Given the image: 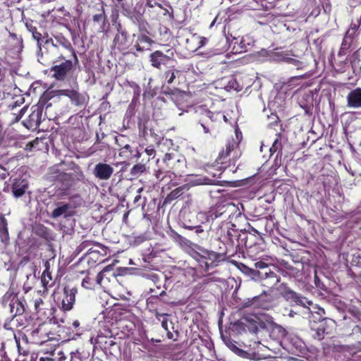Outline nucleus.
<instances>
[{"label": "nucleus", "mask_w": 361, "mask_h": 361, "mask_svg": "<svg viewBox=\"0 0 361 361\" xmlns=\"http://www.w3.org/2000/svg\"><path fill=\"white\" fill-rule=\"evenodd\" d=\"M152 139V141L156 144H159L161 141V137L158 133H155L153 128L149 131L148 140Z\"/></svg>", "instance_id": "38"}, {"label": "nucleus", "mask_w": 361, "mask_h": 361, "mask_svg": "<svg viewBox=\"0 0 361 361\" xmlns=\"http://www.w3.org/2000/svg\"><path fill=\"white\" fill-rule=\"evenodd\" d=\"M117 30L118 32L113 40V45L119 51H125L128 47L127 32L121 28L120 24L118 26Z\"/></svg>", "instance_id": "18"}, {"label": "nucleus", "mask_w": 361, "mask_h": 361, "mask_svg": "<svg viewBox=\"0 0 361 361\" xmlns=\"http://www.w3.org/2000/svg\"><path fill=\"white\" fill-rule=\"evenodd\" d=\"M235 353L243 358H245V359L251 358L250 353H249L247 351L244 350L239 348L238 349H235Z\"/></svg>", "instance_id": "42"}, {"label": "nucleus", "mask_w": 361, "mask_h": 361, "mask_svg": "<svg viewBox=\"0 0 361 361\" xmlns=\"http://www.w3.org/2000/svg\"><path fill=\"white\" fill-rule=\"evenodd\" d=\"M218 18H219V16L217 15L215 17V18L212 20V22L211 23V24L209 25V28H212L217 23Z\"/></svg>", "instance_id": "53"}, {"label": "nucleus", "mask_w": 361, "mask_h": 361, "mask_svg": "<svg viewBox=\"0 0 361 361\" xmlns=\"http://www.w3.org/2000/svg\"><path fill=\"white\" fill-rule=\"evenodd\" d=\"M78 293V288L71 286H66L61 293H54V298L56 297L57 302H60L61 309L64 312L70 311L73 308L75 302V295Z\"/></svg>", "instance_id": "9"}, {"label": "nucleus", "mask_w": 361, "mask_h": 361, "mask_svg": "<svg viewBox=\"0 0 361 361\" xmlns=\"http://www.w3.org/2000/svg\"><path fill=\"white\" fill-rule=\"evenodd\" d=\"M29 261V257L27 256L26 257H24L21 261H20V264L23 263V262H28Z\"/></svg>", "instance_id": "58"}, {"label": "nucleus", "mask_w": 361, "mask_h": 361, "mask_svg": "<svg viewBox=\"0 0 361 361\" xmlns=\"http://www.w3.org/2000/svg\"><path fill=\"white\" fill-rule=\"evenodd\" d=\"M154 316L156 317V318L157 319H159V321H161V326L166 330V331H169V328H168V320L166 318V316H167L166 314H161L159 313L157 310H154Z\"/></svg>", "instance_id": "36"}, {"label": "nucleus", "mask_w": 361, "mask_h": 361, "mask_svg": "<svg viewBox=\"0 0 361 361\" xmlns=\"http://www.w3.org/2000/svg\"><path fill=\"white\" fill-rule=\"evenodd\" d=\"M73 214V212L71 210V205L69 204H62L55 208L51 212V216L55 219L61 216L67 218Z\"/></svg>", "instance_id": "25"}, {"label": "nucleus", "mask_w": 361, "mask_h": 361, "mask_svg": "<svg viewBox=\"0 0 361 361\" xmlns=\"http://www.w3.org/2000/svg\"><path fill=\"white\" fill-rule=\"evenodd\" d=\"M137 126L140 137L148 140L149 131L152 128V121L149 116L142 114L139 116Z\"/></svg>", "instance_id": "19"}, {"label": "nucleus", "mask_w": 361, "mask_h": 361, "mask_svg": "<svg viewBox=\"0 0 361 361\" xmlns=\"http://www.w3.org/2000/svg\"><path fill=\"white\" fill-rule=\"evenodd\" d=\"M145 151L149 156L154 155L156 153L155 149L151 146L147 147Z\"/></svg>", "instance_id": "46"}, {"label": "nucleus", "mask_w": 361, "mask_h": 361, "mask_svg": "<svg viewBox=\"0 0 361 361\" xmlns=\"http://www.w3.org/2000/svg\"><path fill=\"white\" fill-rule=\"evenodd\" d=\"M353 332L355 334H357V333H360L361 334V327L359 326H355L353 329Z\"/></svg>", "instance_id": "52"}, {"label": "nucleus", "mask_w": 361, "mask_h": 361, "mask_svg": "<svg viewBox=\"0 0 361 361\" xmlns=\"http://www.w3.org/2000/svg\"><path fill=\"white\" fill-rule=\"evenodd\" d=\"M287 62L296 66L297 69H302L305 66V62L293 58H288Z\"/></svg>", "instance_id": "39"}, {"label": "nucleus", "mask_w": 361, "mask_h": 361, "mask_svg": "<svg viewBox=\"0 0 361 361\" xmlns=\"http://www.w3.org/2000/svg\"><path fill=\"white\" fill-rule=\"evenodd\" d=\"M49 92H51V99L60 96L68 97L71 104L75 106L82 107L87 103L86 96L74 89L58 90Z\"/></svg>", "instance_id": "11"}, {"label": "nucleus", "mask_w": 361, "mask_h": 361, "mask_svg": "<svg viewBox=\"0 0 361 361\" xmlns=\"http://www.w3.org/2000/svg\"><path fill=\"white\" fill-rule=\"evenodd\" d=\"M180 71L177 69H169L164 73V78L168 85H171L174 82L176 75Z\"/></svg>", "instance_id": "32"}, {"label": "nucleus", "mask_w": 361, "mask_h": 361, "mask_svg": "<svg viewBox=\"0 0 361 361\" xmlns=\"http://www.w3.org/2000/svg\"><path fill=\"white\" fill-rule=\"evenodd\" d=\"M255 267L258 270L255 276L260 278L263 286L272 288L280 281V277L265 262L262 261L257 262L255 263Z\"/></svg>", "instance_id": "7"}, {"label": "nucleus", "mask_w": 361, "mask_h": 361, "mask_svg": "<svg viewBox=\"0 0 361 361\" xmlns=\"http://www.w3.org/2000/svg\"><path fill=\"white\" fill-rule=\"evenodd\" d=\"M47 293H42V290H34L31 292L30 295L32 298L30 302H33L35 310L37 313H40L43 310V306L44 305L42 297L46 295Z\"/></svg>", "instance_id": "23"}, {"label": "nucleus", "mask_w": 361, "mask_h": 361, "mask_svg": "<svg viewBox=\"0 0 361 361\" xmlns=\"http://www.w3.org/2000/svg\"><path fill=\"white\" fill-rule=\"evenodd\" d=\"M314 280H315V284L317 286H319V284L317 283V281H319V278L317 275H315L314 276Z\"/></svg>", "instance_id": "63"}, {"label": "nucleus", "mask_w": 361, "mask_h": 361, "mask_svg": "<svg viewBox=\"0 0 361 361\" xmlns=\"http://www.w3.org/2000/svg\"><path fill=\"white\" fill-rule=\"evenodd\" d=\"M8 223L7 220L4 215H1L0 216V235L2 239H8Z\"/></svg>", "instance_id": "29"}, {"label": "nucleus", "mask_w": 361, "mask_h": 361, "mask_svg": "<svg viewBox=\"0 0 361 361\" xmlns=\"http://www.w3.org/2000/svg\"><path fill=\"white\" fill-rule=\"evenodd\" d=\"M114 173V168L106 163L99 162L94 166L93 175L99 180H107Z\"/></svg>", "instance_id": "17"}, {"label": "nucleus", "mask_w": 361, "mask_h": 361, "mask_svg": "<svg viewBox=\"0 0 361 361\" xmlns=\"http://www.w3.org/2000/svg\"><path fill=\"white\" fill-rule=\"evenodd\" d=\"M184 227L185 228H188L189 230H195V233L197 235H200V234H202L204 233V230L202 229V227L200 225L198 226H190V225H187L186 224L184 223Z\"/></svg>", "instance_id": "40"}, {"label": "nucleus", "mask_w": 361, "mask_h": 361, "mask_svg": "<svg viewBox=\"0 0 361 361\" xmlns=\"http://www.w3.org/2000/svg\"><path fill=\"white\" fill-rule=\"evenodd\" d=\"M109 270V267H106L96 276H94L91 273H88L87 276L84 278L82 281V286L89 290L95 289L98 286H101L102 281L104 276V273Z\"/></svg>", "instance_id": "16"}, {"label": "nucleus", "mask_w": 361, "mask_h": 361, "mask_svg": "<svg viewBox=\"0 0 361 361\" xmlns=\"http://www.w3.org/2000/svg\"><path fill=\"white\" fill-rule=\"evenodd\" d=\"M353 46V42L350 40H348L345 39V37L343 38L340 49L338 51V56H343L346 55V54L351 50Z\"/></svg>", "instance_id": "28"}, {"label": "nucleus", "mask_w": 361, "mask_h": 361, "mask_svg": "<svg viewBox=\"0 0 361 361\" xmlns=\"http://www.w3.org/2000/svg\"><path fill=\"white\" fill-rule=\"evenodd\" d=\"M227 345L233 353L235 352V349L238 348V347L235 344L231 342L230 343H228Z\"/></svg>", "instance_id": "48"}, {"label": "nucleus", "mask_w": 361, "mask_h": 361, "mask_svg": "<svg viewBox=\"0 0 361 361\" xmlns=\"http://www.w3.org/2000/svg\"><path fill=\"white\" fill-rule=\"evenodd\" d=\"M221 119L226 120V116L221 112H212L209 109H202L200 112V116L198 119V123L203 128L204 133H209L214 130L217 122H221Z\"/></svg>", "instance_id": "8"}, {"label": "nucleus", "mask_w": 361, "mask_h": 361, "mask_svg": "<svg viewBox=\"0 0 361 361\" xmlns=\"http://www.w3.org/2000/svg\"><path fill=\"white\" fill-rule=\"evenodd\" d=\"M56 40V44L54 43L52 39H47L44 46V51H42L41 61L42 63L46 62L55 63L60 60H65V56L59 52V46L62 47L68 51L71 56H73L76 62L78 61L75 49L73 47L71 42L65 37L61 33H58L54 35Z\"/></svg>", "instance_id": "1"}, {"label": "nucleus", "mask_w": 361, "mask_h": 361, "mask_svg": "<svg viewBox=\"0 0 361 361\" xmlns=\"http://www.w3.org/2000/svg\"><path fill=\"white\" fill-rule=\"evenodd\" d=\"M73 69V63L71 60H65L59 65L54 66L51 68L53 72V78L56 80L63 81L72 72Z\"/></svg>", "instance_id": "13"}, {"label": "nucleus", "mask_w": 361, "mask_h": 361, "mask_svg": "<svg viewBox=\"0 0 361 361\" xmlns=\"http://www.w3.org/2000/svg\"><path fill=\"white\" fill-rule=\"evenodd\" d=\"M51 279V273L49 272L48 267H47L42 275L41 283L42 284V288L41 290L42 293H47L48 288L52 286L54 283H50Z\"/></svg>", "instance_id": "27"}, {"label": "nucleus", "mask_w": 361, "mask_h": 361, "mask_svg": "<svg viewBox=\"0 0 361 361\" xmlns=\"http://www.w3.org/2000/svg\"><path fill=\"white\" fill-rule=\"evenodd\" d=\"M44 345L49 348L42 349V353H43L42 357L56 358V360H57L55 352L59 347V341H56L54 343L45 344Z\"/></svg>", "instance_id": "26"}, {"label": "nucleus", "mask_w": 361, "mask_h": 361, "mask_svg": "<svg viewBox=\"0 0 361 361\" xmlns=\"http://www.w3.org/2000/svg\"><path fill=\"white\" fill-rule=\"evenodd\" d=\"M286 296L288 299H290L293 301L295 302L298 305H304L305 298H302L299 296L293 290H288L286 293Z\"/></svg>", "instance_id": "33"}, {"label": "nucleus", "mask_w": 361, "mask_h": 361, "mask_svg": "<svg viewBox=\"0 0 361 361\" xmlns=\"http://www.w3.org/2000/svg\"><path fill=\"white\" fill-rule=\"evenodd\" d=\"M141 199V195H137L134 198V203L135 204H137L139 200H140Z\"/></svg>", "instance_id": "55"}, {"label": "nucleus", "mask_w": 361, "mask_h": 361, "mask_svg": "<svg viewBox=\"0 0 361 361\" xmlns=\"http://www.w3.org/2000/svg\"><path fill=\"white\" fill-rule=\"evenodd\" d=\"M252 330V331H253L254 333H257V332L258 331V327H257V325H255V324H254Z\"/></svg>", "instance_id": "60"}, {"label": "nucleus", "mask_w": 361, "mask_h": 361, "mask_svg": "<svg viewBox=\"0 0 361 361\" xmlns=\"http://www.w3.org/2000/svg\"><path fill=\"white\" fill-rule=\"evenodd\" d=\"M349 62L353 68H356L357 65L360 61V54L358 51H354L351 56H350Z\"/></svg>", "instance_id": "37"}, {"label": "nucleus", "mask_w": 361, "mask_h": 361, "mask_svg": "<svg viewBox=\"0 0 361 361\" xmlns=\"http://www.w3.org/2000/svg\"><path fill=\"white\" fill-rule=\"evenodd\" d=\"M355 348L358 351H361V342H358V343L355 345Z\"/></svg>", "instance_id": "57"}, {"label": "nucleus", "mask_w": 361, "mask_h": 361, "mask_svg": "<svg viewBox=\"0 0 361 361\" xmlns=\"http://www.w3.org/2000/svg\"><path fill=\"white\" fill-rule=\"evenodd\" d=\"M166 288L164 287L160 291H157V290L154 288H150L149 293H152L151 297L147 299V302H152L153 300L157 299L159 296H163L166 294Z\"/></svg>", "instance_id": "34"}, {"label": "nucleus", "mask_w": 361, "mask_h": 361, "mask_svg": "<svg viewBox=\"0 0 361 361\" xmlns=\"http://www.w3.org/2000/svg\"><path fill=\"white\" fill-rule=\"evenodd\" d=\"M239 137H240V135L238 134V131L236 130V138L234 139L235 140L238 141V143L240 142L239 141Z\"/></svg>", "instance_id": "64"}, {"label": "nucleus", "mask_w": 361, "mask_h": 361, "mask_svg": "<svg viewBox=\"0 0 361 361\" xmlns=\"http://www.w3.org/2000/svg\"><path fill=\"white\" fill-rule=\"evenodd\" d=\"M166 52L169 54H164L159 50L152 52L149 57L151 65L159 70L162 66H166L173 58V52L171 49H168Z\"/></svg>", "instance_id": "14"}, {"label": "nucleus", "mask_w": 361, "mask_h": 361, "mask_svg": "<svg viewBox=\"0 0 361 361\" xmlns=\"http://www.w3.org/2000/svg\"><path fill=\"white\" fill-rule=\"evenodd\" d=\"M39 361H57L56 358H51L47 357H40Z\"/></svg>", "instance_id": "49"}, {"label": "nucleus", "mask_w": 361, "mask_h": 361, "mask_svg": "<svg viewBox=\"0 0 361 361\" xmlns=\"http://www.w3.org/2000/svg\"><path fill=\"white\" fill-rule=\"evenodd\" d=\"M304 78V75H298V76H293L288 79V83L290 85H293L296 81L300 80Z\"/></svg>", "instance_id": "45"}, {"label": "nucleus", "mask_w": 361, "mask_h": 361, "mask_svg": "<svg viewBox=\"0 0 361 361\" xmlns=\"http://www.w3.org/2000/svg\"><path fill=\"white\" fill-rule=\"evenodd\" d=\"M275 329L278 331L279 335L281 338H284L287 335V331L282 326L278 325L275 327Z\"/></svg>", "instance_id": "44"}, {"label": "nucleus", "mask_w": 361, "mask_h": 361, "mask_svg": "<svg viewBox=\"0 0 361 361\" xmlns=\"http://www.w3.org/2000/svg\"><path fill=\"white\" fill-rule=\"evenodd\" d=\"M346 100L347 106L349 108H361V87H356L349 92L346 97Z\"/></svg>", "instance_id": "21"}, {"label": "nucleus", "mask_w": 361, "mask_h": 361, "mask_svg": "<svg viewBox=\"0 0 361 361\" xmlns=\"http://www.w3.org/2000/svg\"><path fill=\"white\" fill-rule=\"evenodd\" d=\"M212 180L209 178H198L190 183L184 184L181 186L176 188L173 190L167 196L166 199L169 201L174 200L181 197L185 191H188L191 185H212Z\"/></svg>", "instance_id": "12"}, {"label": "nucleus", "mask_w": 361, "mask_h": 361, "mask_svg": "<svg viewBox=\"0 0 361 361\" xmlns=\"http://www.w3.org/2000/svg\"><path fill=\"white\" fill-rule=\"evenodd\" d=\"M204 264V270L205 271H209V264L207 263V262L206 261H203Z\"/></svg>", "instance_id": "61"}, {"label": "nucleus", "mask_w": 361, "mask_h": 361, "mask_svg": "<svg viewBox=\"0 0 361 361\" xmlns=\"http://www.w3.org/2000/svg\"><path fill=\"white\" fill-rule=\"evenodd\" d=\"M51 92H45L40 97L37 104L31 107V113L27 118L23 121V124L26 128L32 130H37L41 122L44 107L47 109L51 106V103L49 102L51 99Z\"/></svg>", "instance_id": "3"}, {"label": "nucleus", "mask_w": 361, "mask_h": 361, "mask_svg": "<svg viewBox=\"0 0 361 361\" xmlns=\"http://www.w3.org/2000/svg\"><path fill=\"white\" fill-rule=\"evenodd\" d=\"M241 154L238 142L232 138L227 141L226 148L219 152L216 161L221 165V169H226L231 166L234 167Z\"/></svg>", "instance_id": "4"}, {"label": "nucleus", "mask_w": 361, "mask_h": 361, "mask_svg": "<svg viewBox=\"0 0 361 361\" xmlns=\"http://www.w3.org/2000/svg\"><path fill=\"white\" fill-rule=\"evenodd\" d=\"M4 299L10 300L8 304V310L11 316L8 317L4 324L5 329H11V324L14 318L18 315H22L25 311V305L21 300L17 297V295L13 292L7 291L4 295Z\"/></svg>", "instance_id": "6"}, {"label": "nucleus", "mask_w": 361, "mask_h": 361, "mask_svg": "<svg viewBox=\"0 0 361 361\" xmlns=\"http://www.w3.org/2000/svg\"><path fill=\"white\" fill-rule=\"evenodd\" d=\"M185 166L183 160L178 158L175 153H166L162 160H157V169L154 170V174L157 180H164L169 177L183 176L180 168Z\"/></svg>", "instance_id": "2"}, {"label": "nucleus", "mask_w": 361, "mask_h": 361, "mask_svg": "<svg viewBox=\"0 0 361 361\" xmlns=\"http://www.w3.org/2000/svg\"><path fill=\"white\" fill-rule=\"evenodd\" d=\"M161 340L160 338H151V341L152 343H159V342H161Z\"/></svg>", "instance_id": "59"}, {"label": "nucleus", "mask_w": 361, "mask_h": 361, "mask_svg": "<svg viewBox=\"0 0 361 361\" xmlns=\"http://www.w3.org/2000/svg\"><path fill=\"white\" fill-rule=\"evenodd\" d=\"M27 30L32 32V37L37 41V45L40 47L41 46V40H42V34L37 31L36 27L33 26L32 23H26L25 24Z\"/></svg>", "instance_id": "30"}, {"label": "nucleus", "mask_w": 361, "mask_h": 361, "mask_svg": "<svg viewBox=\"0 0 361 361\" xmlns=\"http://www.w3.org/2000/svg\"><path fill=\"white\" fill-rule=\"evenodd\" d=\"M218 243H219V248L217 249V252H216L217 255L219 256H222V257H226V253H223V252H224L226 245L224 243V242H222V240H220V236L219 237Z\"/></svg>", "instance_id": "41"}, {"label": "nucleus", "mask_w": 361, "mask_h": 361, "mask_svg": "<svg viewBox=\"0 0 361 361\" xmlns=\"http://www.w3.org/2000/svg\"><path fill=\"white\" fill-rule=\"evenodd\" d=\"M55 333L50 330V324L44 322L40 324L35 330L31 333V337L33 342L39 344H48V342H56L59 341L55 338Z\"/></svg>", "instance_id": "10"}, {"label": "nucleus", "mask_w": 361, "mask_h": 361, "mask_svg": "<svg viewBox=\"0 0 361 361\" xmlns=\"http://www.w3.org/2000/svg\"><path fill=\"white\" fill-rule=\"evenodd\" d=\"M119 157L126 160H131L134 158H139L140 154L137 149H133L130 145H126L121 147L119 150Z\"/></svg>", "instance_id": "24"}, {"label": "nucleus", "mask_w": 361, "mask_h": 361, "mask_svg": "<svg viewBox=\"0 0 361 361\" xmlns=\"http://www.w3.org/2000/svg\"><path fill=\"white\" fill-rule=\"evenodd\" d=\"M80 322L78 320H75L73 324H72V326L75 328V329H77L80 326Z\"/></svg>", "instance_id": "54"}, {"label": "nucleus", "mask_w": 361, "mask_h": 361, "mask_svg": "<svg viewBox=\"0 0 361 361\" xmlns=\"http://www.w3.org/2000/svg\"><path fill=\"white\" fill-rule=\"evenodd\" d=\"M274 300L273 290L271 288H269L268 290H264L260 295L254 297L252 304L258 307L269 310L273 307Z\"/></svg>", "instance_id": "15"}, {"label": "nucleus", "mask_w": 361, "mask_h": 361, "mask_svg": "<svg viewBox=\"0 0 361 361\" xmlns=\"http://www.w3.org/2000/svg\"><path fill=\"white\" fill-rule=\"evenodd\" d=\"M302 107L305 109L306 113L309 112L310 107L308 106L305 105V106H302Z\"/></svg>", "instance_id": "62"}, {"label": "nucleus", "mask_w": 361, "mask_h": 361, "mask_svg": "<svg viewBox=\"0 0 361 361\" xmlns=\"http://www.w3.org/2000/svg\"><path fill=\"white\" fill-rule=\"evenodd\" d=\"M221 231L224 232V234L220 235V240L226 245L224 253H226L227 258H231L235 256L240 249V233L237 229L233 227L227 228L226 231L221 227Z\"/></svg>", "instance_id": "5"}, {"label": "nucleus", "mask_w": 361, "mask_h": 361, "mask_svg": "<svg viewBox=\"0 0 361 361\" xmlns=\"http://www.w3.org/2000/svg\"><path fill=\"white\" fill-rule=\"evenodd\" d=\"M92 19L95 23H102L100 30H104L105 22L106 20V16L105 15L104 10L102 9L99 13L94 14Z\"/></svg>", "instance_id": "31"}, {"label": "nucleus", "mask_w": 361, "mask_h": 361, "mask_svg": "<svg viewBox=\"0 0 361 361\" xmlns=\"http://www.w3.org/2000/svg\"><path fill=\"white\" fill-rule=\"evenodd\" d=\"M27 188L28 184L26 180L21 178L15 179L11 185L13 195L16 198L22 197L25 193Z\"/></svg>", "instance_id": "22"}, {"label": "nucleus", "mask_w": 361, "mask_h": 361, "mask_svg": "<svg viewBox=\"0 0 361 361\" xmlns=\"http://www.w3.org/2000/svg\"><path fill=\"white\" fill-rule=\"evenodd\" d=\"M23 102H24V98L20 97L19 99H18V100L15 102V104H14L13 106H20V104H22Z\"/></svg>", "instance_id": "51"}, {"label": "nucleus", "mask_w": 361, "mask_h": 361, "mask_svg": "<svg viewBox=\"0 0 361 361\" xmlns=\"http://www.w3.org/2000/svg\"><path fill=\"white\" fill-rule=\"evenodd\" d=\"M27 107V106H24L20 111L19 114L16 116V121H19L22 116H23V114H25V112L26 111Z\"/></svg>", "instance_id": "47"}, {"label": "nucleus", "mask_w": 361, "mask_h": 361, "mask_svg": "<svg viewBox=\"0 0 361 361\" xmlns=\"http://www.w3.org/2000/svg\"><path fill=\"white\" fill-rule=\"evenodd\" d=\"M358 36V35L355 34V32H353L350 30H347L343 36L345 39L354 42L355 39Z\"/></svg>", "instance_id": "43"}, {"label": "nucleus", "mask_w": 361, "mask_h": 361, "mask_svg": "<svg viewBox=\"0 0 361 361\" xmlns=\"http://www.w3.org/2000/svg\"><path fill=\"white\" fill-rule=\"evenodd\" d=\"M10 36L12 38L18 40L20 44H23V39L21 37L20 39H18V35L16 34H15V33H10Z\"/></svg>", "instance_id": "50"}, {"label": "nucleus", "mask_w": 361, "mask_h": 361, "mask_svg": "<svg viewBox=\"0 0 361 361\" xmlns=\"http://www.w3.org/2000/svg\"><path fill=\"white\" fill-rule=\"evenodd\" d=\"M146 170L145 165L137 164L130 170V173L134 177H138Z\"/></svg>", "instance_id": "35"}, {"label": "nucleus", "mask_w": 361, "mask_h": 361, "mask_svg": "<svg viewBox=\"0 0 361 361\" xmlns=\"http://www.w3.org/2000/svg\"><path fill=\"white\" fill-rule=\"evenodd\" d=\"M140 30L141 32L137 35L135 47L138 51L149 50L152 44L154 43V41L143 32V29L141 25L140 26Z\"/></svg>", "instance_id": "20"}, {"label": "nucleus", "mask_w": 361, "mask_h": 361, "mask_svg": "<svg viewBox=\"0 0 361 361\" xmlns=\"http://www.w3.org/2000/svg\"><path fill=\"white\" fill-rule=\"evenodd\" d=\"M4 137V133H2V130L0 129V145L2 144Z\"/></svg>", "instance_id": "56"}]
</instances>
